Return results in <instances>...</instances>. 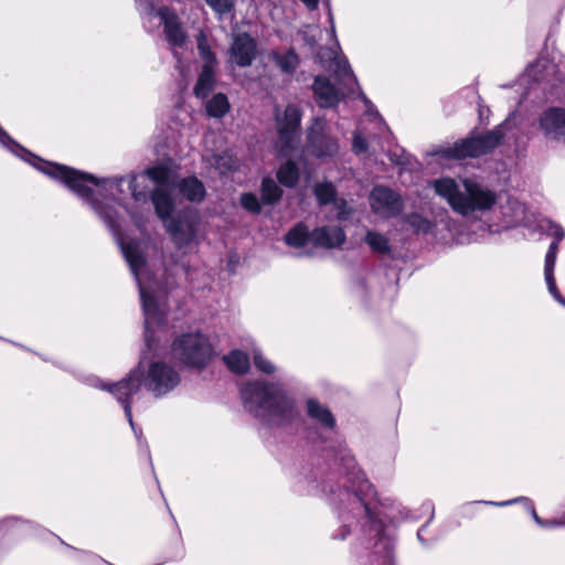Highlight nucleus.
I'll use <instances>...</instances> for the list:
<instances>
[{
  "label": "nucleus",
  "mask_w": 565,
  "mask_h": 565,
  "mask_svg": "<svg viewBox=\"0 0 565 565\" xmlns=\"http://www.w3.org/2000/svg\"><path fill=\"white\" fill-rule=\"evenodd\" d=\"M200 222L198 211L188 209L169 220L164 226L175 247L181 249L195 242Z\"/></svg>",
  "instance_id": "nucleus-11"
},
{
  "label": "nucleus",
  "mask_w": 565,
  "mask_h": 565,
  "mask_svg": "<svg viewBox=\"0 0 565 565\" xmlns=\"http://www.w3.org/2000/svg\"><path fill=\"white\" fill-rule=\"evenodd\" d=\"M0 140H9V135L0 126Z\"/></svg>",
  "instance_id": "nucleus-46"
},
{
  "label": "nucleus",
  "mask_w": 565,
  "mask_h": 565,
  "mask_svg": "<svg viewBox=\"0 0 565 565\" xmlns=\"http://www.w3.org/2000/svg\"><path fill=\"white\" fill-rule=\"evenodd\" d=\"M332 68L342 88H337L324 76H317L312 84L316 102L322 108L337 106L347 93H354V88L359 86L358 79L347 60L335 57L332 62Z\"/></svg>",
  "instance_id": "nucleus-7"
},
{
  "label": "nucleus",
  "mask_w": 565,
  "mask_h": 565,
  "mask_svg": "<svg viewBox=\"0 0 565 565\" xmlns=\"http://www.w3.org/2000/svg\"><path fill=\"white\" fill-rule=\"evenodd\" d=\"M179 193L190 202L200 203L205 198V186L196 177H188L177 184Z\"/></svg>",
  "instance_id": "nucleus-19"
},
{
  "label": "nucleus",
  "mask_w": 565,
  "mask_h": 565,
  "mask_svg": "<svg viewBox=\"0 0 565 565\" xmlns=\"http://www.w3.org/2000/svg\"><path fill=\"white\" fill-rule=\"evenodd\" d=\"M257 45L247 33L235 36L230 49V60L239 67L249 66L256 57Z\"/></svg>",
  "instance_id": "nucleus-15"
},
{
  "label": "nucleus",
  "mask_w": 565,
  "mask_h": 565,
  "mask_svg": "<svg viewBox=\"0 0 565 565\" xmlns=\"http://www.w3.org/2000/svg\"><path fill=\"white\" fill-rule=\"evenodd\" d=\"M310 239L316 246L334 248L345 241V234L340 226H322L310 234Z\"/></svg>",
  "instance_id": "nucleus-17"
},
{
  "label": "nucleus",
  "mask_w": 565,
  "mask_h": 565,
  "mask_svg": "<svg viewBox=\"0 0 565 565\" xmlns=\"http://www.w3.org/2000/svg\"><path fill=\"white\" fill-rule=\"evenodd\" d=\"M315 194L319 203L322 205L332 203L337 199L335 189L331 183L317 184L315 188Z\"/></svg>",
  "instance_id": "nucleus-34"
},
{
  "label": "nucleus",
  "mask_w": 565,
  "mask_h": 565,
  "mask_svg": "<svg viewBox=\"0 0 565 565\" xmlns=\"http://www.w3.org/2000/svg\"><path fill=\"white\" fill-rule=\"evenodd\" d=\"M271 58L277 67L286 74H292L299 65V56L290 49L287 51H273Z\"/></svg>",
  "instance_id": "nucleus-21"
},
{
  "label": "nucleus",
  "mask_w": 565,
  "mask_h": 565,
  "mask_svg": "<svg viewBox=\"0 0 565 565\" xmlns=\"http://www.w3.org/2000/svg\"><path fill=\"white\" fill-rule=\"evenodd\" d=\"M426 530V525L422 526L418 532H417V537L418 540L423 543V544H426V541L424 540V532Z\"/></svg>",
  "instance_id": "nucleus-45"
},
{
  "label": "nucleus",
  "mask_w": 565,
  "mask_h": 565,
  "mask_svg": "<svg viewBox=\"0 0 565 565\" xmlns=\"http://www.w3.org/2000/svg\"><path fill=\"white\" fill-rule=\"evenodd\" d=\"M333 216L338 220H347L350 215V210L343 199H335L332 203Z\"/></svg>",
  "instance_id": "nucleus-39"
},
{
  "label": "nucleus",
  "mask_w": 565,
  "mask_h": 565,
  "mask_svg": "<svg viewBox=\"0 0 565 565\" xmlns=\"http://www.w3.org/2000/svg\"><path fill=\"white\" fill-rule=\"evenodd\" d=\"M330 22H331V33H332V36H334L335 35V29H334L333 19H332L331 15H330Z\"/></svg>",
  "instance_id": "nucleus-49"
},
{
  "label": "nucleus",
  "mask_w": 565,
  "mask_h": 565,
  "mask_svg": "<svg viewBox=\"0 0 565 565\" xmlns=\"http://www.w3.org/2000/svg\"><path fill=\"white\" fill-rule=\"evenodd\" d=\"M352 149L356 154L365 152L367 149V141L361 135H354Z\"/></svg>",
  "instance_id": "nucleus-41"
},
{
  "label": "nucleus",
  "mask_w": 565,
  "mask_h": 565,
  "mask_svg": "<svg viewBox=\"0 0 565 565\" xmlns=\"http://www.w3.org/2000/svg\"><path fill=\"white\" fill-rule=\"evenodd\" d=\"M529 74L537 82H547L552 86L564 81L565 75L547 58H537L527 68Z\"/></svg>",
  "instance_id": "nucleus-16"
},
{
  "label": "nucleus",
  "mask_w": 565,
  "mask_h": 565,
  "mask_svg": "<svg viewBox=\"0 0 565 565\" xmlns=\"http://www.w3.org/2000/svg\"><path fill=\"white\" fill-rule=\"evenodd\" d=\"M301 118L302 111L295 104L287 105L284 113L276 116L278 136L275 150L280 158L298 152Z\"/></svg>",
  "instance_id": "nucleus-10"
},
{
  "label": "nucleus",
  "mask_w": 565,
  "mask_h": 565,
  "mask_svg": "<svg viewBox=\"0 0 565 565\" xmlns=\"http://www.w3.org/2000/svg\"><path fill=\"white\" fill-rule=\"evenodd\" d=\"M145 174L153 181L156 184H158V188H166L168 189L171 186V171L167 167L163 166H157L148 168L145 171Z\"/></svg>",
  "instance_id": "nucleus-31"
},
{
  "label": "nucleus",
  "mask_w": 565,
  "mask_h": 565,
  "mask_svg": "<svg viewBox=\"0 0 565 565\" xmlns=\"http://www.w3.org/2000/svg\"><path fill=\"white\" fill-rule=\"evenodd\" d=\"M262 200L265 204H274L280 200L282 191L271 178H264L260 186Z\"/></svg>",
  "instance_id": "nucleus-30"
},
{
  "label": "nucleus",
  "mask_w": 565,
  "mask_h": 565,
  "mask_svg": "<svg viewBox=\"0 0 565 565\" xmlns=\"http://www.w3.org/2000/svg\"><path fill=\"white\" fill-rule=\"evenodd\" d=\"M217 166L220 168H224L225 170H233L236 167L233 158L227 154L220 156L217 160Z\"/></svg>",
  "instance_id": "nucleus-42"
},
{
  "label": "nucleus",
  "mask_w": 565,
  "mask_h": 565,
  "mask_svg": "<svg viewBox=\"0 0 565 565\" xmlns=\"http://www.w3.org/2000/svg\"><path fill=\"white\" fill-rule=\"evenodd\" d=\"M171 350L178 361L191 369H204L213 358L209 338L200 332L177 338Z\"/></svg>",
  "instance_id": "nucleus-9"
},
{
  "label": "nucleus",
  "mask_w": 565,
  "mask_h": 565,
  "mask_svg": "<svg viewBox=\"0 0 565 565\" xmlns=\"http://www.w3.org/2000/svg\"><path fill=\"white\" fill-rule=\"evenodd\" d=\"M151 202L154 206L157 216L167 224L172 218L174 211V200L166 188H156L150 193Z\"/></svg>",
  "instance_id": "nucleus-18"
},
{
  "label": "nucleus",
  "mask_w": 565,
  "mask_h": 565,
  "mask_svg": "<svg viewBox=\"0 0 565 565\" xmlns=\"http://www.w3.org/2000/svg\"><path fill=\"white\" fill-rule=\"evenodd\" d=\"M295 156L296 153L294 154V157ZM292 156L287 158L288 161L284 163L277 172L278 181L287 188L295 186L299 179V169L296 166V163L290 160Z\"/></svg>",
  "instance_id": "nucleus-26"
},
{
  "label": "nucleus",
  "mask_w": 565,
  "mask_h": 565,
  "mask_svg": "<svg viewBox=\"0 0 565 565\" xmlns=\"http://www.w3.org/2000/svg\"><path fill=\"white\" fill-rule=\"evenodd\" d=\"M364 242L372 252L376 254L388 255L392 252L390 239L379 232L369 230L365 234Z\"/></svg>",
  "instance_id": "nucleus-25"
},
{
  "label": "nucleus",
  "mask_w": 565,
  "mask_h": 565,
  "mask_svg": "<svg viewBox=\"0 0 565 565\" xmlns=\"http://www.w3.org/2000/svg\"><path fill=\"white\" fill-rule=\"evenodd\" d=\"M128 184L131 196L136 202H147V193L137 189V175L129 177Z\"/></svg>",
  "instance_id": "nucleus-40"
},
{
  "label": "nucleus",
  "mask_w": 565,
  "mask_h": 565,
  "mask_svg": "<svg viewBox=\"0 0 565 565\" xmlns=\"http://www.w3.org/2000/svg\"><path fill=\"white\" fill-rule=\"evenodd\" d=\"M253 358H254V364H255V366L257 367L258 371H260L263 373H266V374H271V373L275 372L274 364L269 360H267L262 354V352L255 350Z\"/></svg>",
  "instance_id": "nucleus-38"
},
{
  "label": "nucleus",
  "mask_w": 565,
  "mask_h": 565,
  "mask_svg": "<svg viewBox=\"0 0 565 565\" xmlns=\"http://www.w3.org/2000/svg\"><path fill=\"white\" fill-rule=\"evenodd\" d=\"M349 534L348 525L344 524L339 531L333 535L334 539L344 540Z\"/></svg>",
  "instance_id": "nucleus-44"
},
{
  "label": "nucleus",
  "mask_w": 565,
  "mask_h": 565,
  "mask_svg": "<svg viewBox=\"0 0 565 565\" xmlns=\"http://www.w3.org/2000/svg\"><path fill=\"white\" fill-rule=\"evenodd\" d=\"M308 239H310V235L307 226L303 224L296 225L285 236L286 243L294 247L303 246Z\"/></svg>",
  "instance_id": "nucleus-32"
},
{
  "label": "nucleus",
  "mask_w": 565,
  "mask_h": 565,
  "mask_svg": "<svg viewBox=\"0 0 565 565\" xmlns=\"http://www.w3.org/2000/svg\"><path fill=\"white\" fill-rule=\"evenodd\" d=\"M245 409L269 427H282L295 423L299 413L292 398L278 383L254 381L241 388Z\"/></svg>",
  "instance_id": "nucleus-4"
},
{
  "label": "nucleus",
  "mask_w": 565,
  "mask_h": 565,
  "mask_svg": "<svg viewBox=\"0 0 565 565\" xmlns=\"http://www.w3.org/2000/svg\"><path fill=\"white\" fill-rule=\"evenodd\" d=\"M230 110L226 95L218 93L206 103V113L210 117L222 118Z\"/></svg>",
  "instance_id": "nucleus-29"
},
{
  "label": "nucleus",
  "mask_w": 565,
  "mask_h": 565,
  "mask_svg": "<svg viewBox=\"0 0 565 565\" xmlns=\"http://www.w3.org/2000/svg\"><path fill=\"white\" fill-rule=\"evenodd\" d=\"M333 465L341 475L342 488L337 492L329 488V500L338 510L339 516L347 521L349 515L362 522L364 535L373 541L374 554L380 556L381 565H393L394 542L391 535L385 533L384 525L376 520L365 500L372 486L365 479L363 472L358 469L354 458L342 446L334 451Z\"/></svg>",
  "instance_id": "nucleus-2"
},
{
  "label": "nucleus",
  "mask_w": 565,
  "mask_h": 565,
  "mask_svg": "<svg viewBox=\"0 0 565 565\" xmlns=\"http://www.w3.org/2000/svg\"><path fill=\"white\" fill-rule=\"evenodd\" d=\"M433 188L456 213L465 217L491 210L497 201L493 191L469 179L459 184L451 178H441L433 182Z\"/></svg>",
  "instance_id": "nucleus-5"
},
{
  "label": "nucleus",
  "mask_w": 565,
  "mask_h": 565,
  "mask_svg": "<svg viewBox=\"0 0 565 565\" xmlns=\"http://www.w3.org/2000/svg\"><path fill=\"white\" fill-rule=\"evenodd\" d=\"M519 501H523L525 502L526 507L529 508L530 512H531V515L532 518L534 519V521L542 527H553V526H561V525H564L565 523L562 522V521H556V520H552V521H544L542 520L536 511H535V508L533 505V502L527 499V498H524V497H520V498H516V499H513V500H508V501H504V502H494V501H480L481 503H484V504H490V505H500V507H504V505H509V504H512V503H515V502H519Z\"/></svg>",
  "instance_id": "nucleus-23"
},
{
  "label": "nucleus",
  "mask_w": 565,
  "mask_h": 565,
  "mask_svg": "<svg viewBox=\"0 0 565 565\" xmlns=\"http://www.w3.org/2000/svg\"><path fill=\"white\" fill-rule=\"evenodd\" d=\"M539 128L548 140L565 141V108L550 107L537 119Z\"/></svg>",
  "instance_id": "nucleus-14"
},
{
  "label": "nucleus",
  "mask_w": 565,
  "mask_h": 565,
  "mask_svg": "<svg viewBox=\"0 0 565 565\" xmlns=\"http://www.w3.org/2000/svg\"><path fill=\"white\" fill-rule=\"evenodd\" d=\"M370 205L375 214L391 218L402 212L404 202L402 196L390 188L377 185L371 191Z\"/></svg>",
  "instance_id": "nucleus-13"
},
{
  "label": "nucleus",
  "mask_w": 565,
  "mask_h": 565,
  "mask_svg": "<svg viewBox=\"0 0 565 565\" xmlns=\"http://www.w3.org/2000/svg\"><path fill=\"white\" fill-rule=\"evenodd\" d=\"M127 212L130 214L135 225L140 230L142 231L143 227H145V223H146V218L141 215H138L136 212H134L132 210H127Z\"/></svg>",
  "instance_id": "nucleus-43"
},
{
  "label": "nucleus",
  "mask_w": 565,
  "mask_h": 565,
  "mask_svg": "<svg viewBox=\"0 0 565 565\" xmlns=\"http://www.w3.org/2000/svg\"><path fill=\"white\" fill-rule=\"evenodd\" d=\"M198 50L201 58L204 61L203 65H215L216 57L209 45L206 36L203 33H201L198 38Z\"/></svg>",
  "instance_id": "nucleus-35"
},
{
  "label": "nucleus",
  "mask_w": 565,
  "mask_h": 565,
  "mask_svg": "<svg viewBox=\"0 0 565 565\" xmlns=\"http://www.w3.org/2000/svg\"><path fill=\"white\" fill-rule=\"evenodd\" d=\"M554 267H555V265H550V264L544 265L545 281H546L548 291L553 296V298L561 305L565 306V299L558 291L556 281L554 278Z\"/></svg>",
  "instance_id": "nucleus-33"
},
{
  "label": "nucleus",
  "mask_w": 565,
  "mask_h": 565,
  "mask_svg": "<svg viewBox=\"0 0 565 565\" xmlns=\"http://www.w3.org/2000/svg\"><path fill=\"white\" fill-rule=\"evenodd\" d=\"M143 26L152 32L160 26L169 45L174 50L183 47L188 35L178 13L170 7H158L156 0H135Z\"/></svg>",
  "instance_id": "nucleus-6"
},
{
  "label": "nucleus",
  "mask_w": 565,
  "mask_h": 565,
  "mask_svg": "<svg viewBox=\"0 0 565 565\" xmlns=\"http://www.w3.org/2000/svg\"><path fill=\"white\" fill-rule=\"evenodd\" d=\"M403 220L416 234H429L433 233L436 227V224L433 221L416 212L405 215Z\"/></svg>",
  "instance_id": "nucleus-27"
},
{
  "label": "nucleus",
  "mask_w": 565,
  "mask_h": 565,
  "mask_svg": "<svg viewBox=\"0 0 565 565\" xmlns=\"http://www.w3.org/2000/svg\"><path fill=\"white\" fill-rule=\"evenodd\" d=\"M307 412L309 417L317 420L324 428L332 429L335 425V419L331 412L316 399L307 402Z\"/></svg>",
  "instance_id": "nucleus-20"
},
{
  "label": "nucleus",
  "mask_w": 565,
  "mask_h": 565,
  "mask_svg": "<svg viewBox=\"0 0 565 565\" xmlns=\"http://www.w3.org/2000/svg\"><path fill=\"white\" fill-rule=\"evenodd\" d=\"M207 6L220 17L226 15L234 10V0H205Z\"/></svg>",
  "instance_id": "nucleus-36"
},
{
  "label": "nucleus",
  "mask_w": 565,
  "mask_h": 565,
  "mask_svg": "<svg viewBox=\"0 0 565 565\" xmlns=\"http://www.w3.org/2000/svg\"><path fill=\"white\" fill-rule=\"evenodd\" d=\"M242 206L254 214H258L262 211L260 202L256 194L254 193H244L241 196Z\"/></svg>",
  "instance_id": "nucleus-37"
},
{
  "label": "nucleus",
  "mask_w": 565,
  "mask_h": 565,
  "mask_svg": "<svg viewBox=\"0 0 565 565\" xmlns=\"http://www.w3.org/2000/svg\"><path fill=\"white\" fill-rule=\"evenodd\" d=\"M547 231L548 234L553 236V241L550 244L548 250L545 255V264L555 265L558 253V245L565 237V231L561 225L554 224L552 222L550 223Z\"/></svg>",
  "instance_id": "nucleus-24"
},
{
  "label": "nucleus",
  "mask_w": 565,
  "mask_h": 565,
  "mask_svg": "<svg viewBox=\"0 0 565 565\" xmlns=\"http://www.w3.org/2000/svg\"><path fill=\"white\" fill-rule=\"evenodd\" d=\"M504 124L497 126L484 135L461 139L454 145L439 147L433 154L445 160H461L468 157L477 158L491 152L503 139Z\"/></svg>",
  "instance_id": "nucleus-8"
},
{
  "label": "nucleus",
  "mask_w": 565,
  "mask_h": 565,
  "mask_svg": "<svg viewBox=\"0 0 565 565\" xmlns=\"http://www.w3.org/2000/svg\"><path fill=\"white\" fill-rule=\"evenodd\" d=\"M224 361L228 369L237 374H244L249 369V358L239 350H234L224 356Z\"/></svg>",
  "instance_id": "nucleus-28"
},
{
  "label": "nucleus",
  "mask_w": 565,
  "mask_h": 565,
  "mask_svg": "<svg viewBox=\"0 0 565 565\" xmlns=\"http://www.w3.org/2000/svg\"><path fill=\"white\" fill-rule=\"evenodd\" d=\"M360 96L367 107L372 105L371 102L366 98V96L363 93H360Z\"/></svg>",
  "instance_id": "nucleus-48"
},
{
  "label": "nucleus",
  "mask_w": 565,
  "mask_h": 565,
  "mask_svg": "<svg viewBox=\"0 0 565 565\" xmlns=\"http://www.w3.org/2000/svg\"><path fill=\"white\" fill-rule=\"evenodd\" d=\"M13 521V519H6L0 522V531H2L9 522Z\"/></svg>",
  "instance_id": "nucleus-47"
},
{
  "label": "nucleus",
  "mask_w": 565,
  "mask_h": 565,
  "mask_svg": "<svg viewBox=\"0 0 565 565\" xmlns=\"http://www.w3.org/2000/svg\"><path fill=\"white\" fill-rule=\"evenodd\" d=\"M145 360L146 353L138 366L119 382L105 383L99 379H94L92 383L93 386L109 392L122 405L125 415L138 439L141 438V433L137 431L132 420L131 397L140 391L142 383L156 397H161L175 388L181 381L179 373L171 365L161 361L151 362L145 373L142 370Z\"/></svg>",
  "instance_id": "nucleus-3"
},
{
  "label": "nucleus",
  "mask_w": 565,
  "mask_h": 565,
  "mask_svg": "<svg viewBox=\"0 0 565 565\" xmlns=\"http://www.w3.org/2000/svg\"><path fill=\"white\" fill-rule=\"evenodd\" d=\"M214 66L203 65L194 86V95L198 98H205L214 87Z\"/></svg>",
  "instance_id": "nucleus-22"
},
{
  "label": "nucleus",
  "mask_w": 565,
  "mask_h": 565,
  "mask_svg": "<svg viewBox=\"0 0 565 565\" xmlns=\"http://www.w3.org/2000/svg\"><path fill=\"white\" fill-rule=\"evenodd\" d=\"M0 145L52 179L63 182L71 191L87 202L110 228L139 288L145 316V340L147 348L150 349L152 341L151 328L152 326L162 322L163 313L151 287L143 280V273L147 266V246L145 242L139 239H130L126 242L120 233V225L117 221V211L114 206L104 204L98 199L100 196L104 200L110 199L119 201L120 196L125 193L121 189L125 178L116 177L98 180L93 174L84 173L66 166L45 161L23 148L10 136L9 140H0Z\"/></svg>",
  "instance_id": "nucleus-1"
},
{
  "label": "nucleus",
  "mask_w": 565,
  "mask_h": 565,
  "mask_svg": "<svg viewBox=\"0 0 565 565\" xmlns=\"http://www.w3.org/2000/svg\"><path fill=\"white\" fill-rule=\"evenodd\" d=\"M327 122L322 118H315L307 131V149L317 158L333 157L339 151L337 139L326 131Z\"/></svg>",
  "instance_id": "nucleus-12"
}]
</instances>
